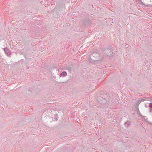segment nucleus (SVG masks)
I'll return each mask as SVG.
<instances>
[{"mask_svg": "<svg viewBox=\"0 0 152 152\" xmlns=\"http://www.w3.org/2000/svg\"><path fill=\"white\" fill-rule=\"evenodd\" d=\"M67 73L66 72H63L60 75V76L61 77H63L65 76L66 75Z\"/></svg>", "mask_w": 152, "mask_h": 152, "instance_id": "obj_1", "label": "nucleus"}]
</instances>
